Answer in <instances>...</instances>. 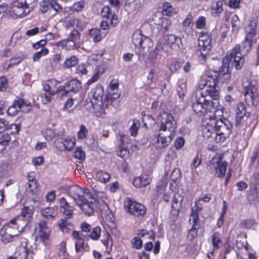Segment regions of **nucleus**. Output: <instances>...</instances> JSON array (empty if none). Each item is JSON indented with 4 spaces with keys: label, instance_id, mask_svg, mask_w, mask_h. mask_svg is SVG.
I'll return each instance as SVG.
<instances>
[{
    "label": "nucleus",
    "instance_id": "obj_1",
    "mask_svg": "<svg viewBox=\"0 0 259 259\" xmlns=\"http://www.w3.org/2000/svg\"><path fill=\"white\" fill-rule=\"evenodd\" d=\"M215 76H209L207 79H201L198 85L197 89L202 91L199 95H197L192 102V108L195 114L199 116H204L211 113L214 109L215 105L219 104L218 100L220 97V88L216 86Z\"/></svg>",
    "mask_w": 259,
    "mask_h": 259
},
{
    "label": "nucleus",
    "instance_id": "obj_2",
    "mask_svg": "<svg viewBox=\"0 0 259 259\" xmlns=\"http://www.w3.org/2000/svg\"><path fill=\"white\" fill-rule=\"evenodd\" d=\"M92 94L91 102L93 108V113L97 117H104L106 115V109L107 102L106 99L103 100L104 88L101 84H97L91 91Z\"/></svg>",
    "mask_w": 259,
    "mask_h": 259
},
{
    "label": "nucleus",
    "instance_id": "obj_3",
    "mask_svg": "<svg viewBox=\"0 0 259 259\" xmlns=\"http://www.w3.org/2000/svg\"><path fill=\"white\" fill-rule=\"evenodd\" d=\"M118 144L116 149V154L118 156L124 159L121 163V167L123 171L125 172L128 169V164L125 160L130 157V151L128 146L131 144V139L128 135L122 132H119L116 136Z\"/></svg>",
    "mask_w": 259,
    "mask_h": 259
},
{
    "label": "nucleus",
    "instance_id": "obj_4",
    "mask_svg": "<svg viewBox=\"0 0 259 259\" xmlns=\"http://www.w3.org/2000/svg\"><path fill=\"white\" fill-rule=\"evenodd\" d=\"M132 41L136 48V54L138 56V59L143 58L145 56V50H149L153 47L152 40L141 32H135L133 34Z\"/></svg>",
    "mask_w": 259,
    "mask_h": 259
},
{
    "label": "nucleus",
    "instance_id": "obj_5",
    "mask_svg": "<svg viewBox=\"0 0 259 259\" xmlns=\"http://www.w3.org/2000/svg\"><path fill=\"white\" fill-rule=\"evenodd\" d=\"M198 52H200L199 60L205 62L211 49V34L207 31L199 33Z\"/></svg>",
    "mask_w": 259,
    "mask_h": 259
},
{
    "label": "nucleus",
    "instance_id": "obj_6",
    "mask_svg": "<svg viewBox=\"0 0 259 259\" xmlns=\"http://www.w3.org/2000/svg\"><path fill=\"white\" fill-rule=\"evenodd\" d=\"M21 221L19 218H14L3 227L0 230L1 239L2 242L7 244L13 241L14 237L18 235L16 233H13V230H18L20 229Z\"/></svg>",
    "mask_w": 259,
    "mask_h": 259
},
{
    "label": "nucleus",
    "instance_id": "obj_7",
    "mask_svg": "<svg viewBox=\"0 0 259 259\" xmlns=\"http://www.w3.org/2000/svg\"><path fill=\"white\" fill-rule=\"evenodd\" d=\"M215 130L217 135L215 139V143H221L228 138L232 132L233 125L227 118L224 120H217L215 118Z\"/></svg>",
    "mask_w": 259,
    "mask_h": 259
},
{
    "label": "nucleus",
    "instance_id": "obj_8",
    "mask_svg": "<svg viewBox=\"0 0 259 259\" xmlns=\"http://www.w3.org/2000/svg\"><path fill=\"white\" fill-rule=\"evenodd\" d=\"M159 131L175 133L177 128V122L172 115L166 111L160 113L156 118Z\"/></svg>",
    "mask_w": 259,
    "mask_h": 259
},
{
    "label": "nucleus",
    "instance_id": "obj_9",
    "mask_svg": "<svg viewBox=\"0 0 259 259\" xmlns=\"http://www.w3.org/2000/svg\"><path fill=\"white\" fill-rule=\"evenodd\" d=\"M125 210L130 214L138 219H142L147 213L146 206L128 197L124 201Z\"/></svg>",
    "mask_w": 259,
    "mask_h": 259
},
{
    "label": "nucleus",
    "instance_id": "obj_10",
    "mask_svg": "<svg viewBox=\"0 0 259 259\" xmlns=\"http://www.w3.org/2000/svg\"><path fill=\"white\" fill-rule=\"evenodd\" d=\"M226 60L232 63V65L236 70L240 69L243 66L245 59L241 53V47L239 44H236L234 47L228 52L225 58Z\"/></svg>",
    "mask_w": 259,
    "mask_h": 259
},
{
    "label": "nucleus",
    "instance_id": "obj_11",
    "mask_svg": "<svg viewBox=\"0 0 259 259\" xmlns=\"http://www.w3.org/2000/svg\"><path fill=\"white\" fill-rule=\"evenodd\" d=\"M67 194L77 203L81 201L87 200L92 196V194L89 189L82 188L77 185L69 187L67 190Z\"/></svg>",
    "mask_w": 259,
    "mask_h": 259
},
{
    "label": "nucleus",
    "instance_id": "obj_12",
    "mask_svg": "<svg viewBox=\"0 0 259 259\" xmlns=\"http://www.w3.org/2000/svg\"><path fill=\"white\" fill-rule=\"evenodd\" d=\"M244 99L247 104L256 106L259 102V92L257 88L251 82L247 84L243 83Z\"/></svg>",
    "mask_w": 259,
    "mask_h": 259
},
{
    "label": "nucleus",
    "instance_id": "obj_13",
    "mask_svg": "<svg viewBox=\"0 0 259 259\" xmlns=\"http://www.w3.org/2000/svg\"><path fill=\"white\" fill-rule=\"evenodd\" d=\"M228 166L226 161H223L220 156L215 155L209 162L208 167L212 172L217 174L218 178H223L225 176Z\"/></svg>",
    "mask_w": 259,
    "mask_h": 259
},
{
    "label": "nucleus",
    "instance_id": "obj_14",
    "mask_svg": "<svg viewBox=\"0 0 259 259\" xmlns=\"http://www.w3.org/2000/svg\"><path fill=\"white\" fill-rule=\"evenodd\" d=\"M81 88V82L77 79L73 78L67 81L64 85L57 88V92H61L60 97L67 96L70 92L76 93Z\"/></svg>",
    "mask_w": 259,
    "mask_h": 259
},
{
    "label": "nucleus",
    "instance_id": "obj_15",
    "mask_svg": "<svg viewBox=\"0 0 259 259\" xmlns=\"http://www.w3.org/2000/svg\"><path fill=\"white\" fill-rule=\"evenodd\" d=\"M163 38V44L165 48L168 49V52L169 50L178 51L183 48L182 39L179 36L169 34L164 35Z\"/></svg>",
    "mask_w": 259,
    "mask_h": 259
},
{
    "label": "nucleus",
    "instance_id": "obj_16",
    "mask_svg": "<svg viewBox=\"0 0 259 259\" xmlns=\"http://www.w3.org/2000/svg\"><path fill=\"white\" fill-rule=\"evenodd\" d=\"M76 140L75 138L67 137L57 138L54 142L56 148L60 151H71L75 147Z\"/></svg>",
    "mask_w": 259,
    "mask_h": 259
},
{
    "label": "nucleus",
    "instance_id": "obj_17",
    "mask_svg": "<svg viewBox=\"0 0 259 259\" xmlns=\"http://www.w3.org/2000/svg\"><path fill=\"white\" fill-rule=\"evenodd\" d=\"M72 236L74 239L76 240L75 247L77 252L90 251V246L87 242H85V237L82 232L74 230L72 232Z\"/></svg>",
    "mask_w": 259,
    "mask_h": 259
},
{
    "label": "nucleus",
    "instance_id": "obj_18",
    "mask_svg": "<svg viewBox=\"0 0 259 259\" xmlns=\"http://www.w3.org/2000/svg\"><path fill=\"white\" fill-rule=\"evenodd\" d=\"M34 231L41 241L45 242L49 240L51 230L45 220H41L36 224Z\"/></svg>",
    "mask_w": 259,
    "mask_h": 259
},
{
    "label": "nucleus",
    "instance_id": "obj_19",
    "mask_svg": "<svg viewBox=\"0 0 259 259\" xmlns=\"http://www.w3.org/2000/svg\"><path fill=\"white\" fill-rule=\"evenodd\" d=\"M215 118H209L205 125L202 129V134L204 139L210 142H215V137L217 135L215 130Z\"/></svg>",
    "mask_w": 259,
    "mask_h": 259
},
{
    "label": "nucleus",
    "instance_id": "obj_20",
    "mask_svg": "<svg viewBox=\"0 0 259 259\" xmlns=\"http://www.w3.org/2000/svg\"><path fill=\"white\" fill-rule=\"evenodd\" d=\"M229 63L226 60V59L224 58L222 62V65L219 69V71H212L209 72L204 79H207L209 76L211 77V75L212 76H215L217 81L216 86H218L219 78L221 76H224V79L225 80L230 79L231 73L229 71Z\"/></svg>",
    "mask_w": 259,
    "mask_h": 259
},
{
    "label": "nucleus",
    "instance_id": "obj_21",
    "mask_svg": "<svg viewBox=\"0 0 259 259\" xmlns=\"http://www.w3.org/2000/svg\"><path fill=\"white\" fill-rule=\"evenodd\" d=\"M58 210L61 213L63 218L72 219L75 208L73 206L67 202L65 197H61L58 201Z\"/></svg>",
    "mask_w": 259,
    "mask_h": 259
},
{
    "label": "nucleus",
    "instance_id": "obj_22",
    "mask_svg": "<svg viewBox=\"0 0 259 259\" xmlns=\"http://www.w3.org/2000/svg\"><path fill=\"white\" fill-rule=\"evenodd\" d=\"M97 200L92 195V198L87 200L81 201L77 204L84 214L90 217L94 214V210L97 206Z\"/></svg>",
    "mask_w": 259,
    "mask_h": 259
},
{
    "label": "nucleus",
    "instance_id": "obj_23",
    "mask_svg": "<svg viewBox=\"0 0 259 259\" xmlns=\"http://www.w3.org/2000/svg\"><path fill=\"white\" fill-rule=\"evenodd\" d=\"M175 136L174 133H169L167 136H165L162 133H159L155 136L156 140L153 143L156 149H161L168 146L172 141Z\"/></svg>",
    "mask_w": 259,
    "mask_h": 259
},
{
    "label": "nucleus",
    "instance_id": "obj_24",
    "mask_svg": "<svg viewBox=\"0 0 259 259\" xmlns=\"http://www.w3.org/2000/svg\"><path fill=\"white\" fill-rule=\"evenodd\" d=\"M250 115L251 113L247 111L246 105L243 102L238 103L235 109V124H240L244 118H248Z\"/></svg>",
    "mask_w": 259,
    "mask_h": 259
},
{
    "label": "nucleus",
    "instance_id": "obj_25",
    "mask_svg": "<svg viewBox=\"0 0 259 259\" xmlns=\"http://www.w3.org/2000/svg\"><path fill=\"white\" fill-rule=\"evenodd\" d=\"M14 254L17 256L18 259H33V253L28 248L26 240L22 242V244L17 247Z\"/></svg>",
    "mask_w": 259,
    "mask_h": 259
},
{
    "label": "nucleus",
    "instance_id": "obj_26",
    "mask_svg": "<svg viewBox=\"0 0 259 259\" xmlns=\"http://www.w3.org/2000/svg\"><path fill=\"white\" fill-rule=\"evenodd\" d=\"M102 18L110 21V25L115 27L119 22L118 16L115 12H112L111 8L109 6H104L101 11Z\"/></svg>",
    "mask_w": 259,
    "mask_h": 259
},
{
    "label": "nucleus",
    "instance_id": "obj_27",
    "mask_svg": "<svg viewBox=\"0 0 259 259\" xmlns=\"http://www.w3.org/2000/svg\"><path fill=\"white\" fill-rule=\"evenodd\" d=\"M258 24V18L257 17H253L250 18L247 24L244 27L245 35L255 37L257 33Z\"/></svg>",
    "mask_w": 259,
    "mask_h": 259
},
{
    "label": "nucleus",
    "instance_id": "obj_28",
    "mask_svg": "<svg viewBox=\"0 0 259 259\" xmlns=\"http://www.w3.org/2000/svg\"><path fill=\"white\" fill-rule=\"evenodd\" d=\"M14 131H11V135H15L18 134L20 130V125L19 124L12 123L9 124V122L4 118H0V134L3 133L8 129H13Z\"/></svg>",
    "mask_w": 259,
    "mask_h": 259
},
{
    "label": "nucleus",
    "instance_id": "obj_29",
    "mask_svg": "<svg viewBox=\"0 0 259 259\" xmlns=\"http://www.w3.org/2000/svg\"><path fill=\"white\" fill-rule=\"evenodd\" d=\"M151 182V178L147 174L143 173L139 177H138L133 181V185L135 187L140 188L145 187L149 185Z\"/></svg>",
    "mask_w": 259,
    "mask_h": 259
},
{
    "label": "nucleus",
    "instance_id": "obj_30",
    "mask_svg": "<svg viewBox=\"0 0 259 259\" xmlns=\"http://www.w3.org/2000/svg\"><path fill=\"white\" fill-rule=\"evenodd\" d=\"M33 214V209L28 206H24L22 208L20 216L16 218H19L21 220L20 223L22 222L23 220H24V225L23 227H21V229L25 227L28 225L30 221L32 219Z\"/></svg>",
    "mask_w": 259,
    "mask_h": 259
},
{
    "label": "nucleus",
    "instance_id": "obj_31",
    "mask_svg": "<svg viewBox=\"0 0 259 259\" xmlns=\"http://www.w3.org/2000/svg\"><path fill=\"white\" fill-rule=\"evenodd\" d=\"M58 213V206L45 207L40 210L41 215L47 220H54Z\"/></svg>",
    "mask_w": 259,
    "mask_h": 259
},
{
    "label": "nucleus",
    "instance_id": "obj_32",
    "mask_svg": "<svg viewBox=\"0 0 259 259\" xmlns=\"http://www.w3.org/2000/svg\"><path fill=\"white\" fill-rule=\"evenodd\" d=\"M71 219L61 218L57 223V226L63 233H70L74 229V225L69 221Z\"/></svg>",
    "mask_w": 259,
    "mask_h": 259
},
{
    "label": "nucleus",
    "instance_id": "obj_33",
    "mask_svg": "<svg viewBox=\"0 0 259 259\" xmlns=\"http://www.w3.org/2000/svg\"><path fill=\"white\" fill-rule=\"evenodd\" d=\"M15 105L17 106L19 110L27 113L32 109V105L30 101L22 98L17 97L14 100Z\"/></svg>",
    "mask_w": 259,
    "mask_h": 259
},
{
    "label": "nucleus",
    "instance_id": "obj_34",
    "mask_svg": "<svg viewBox=\"0 0 259 259\" xmlns=\"http://www.w3.org/2000/svg\"><path fill=\"white\" fill-rule=\"evenodd\" d=\"M255 39L254 37L245 35L244 40L242 42L241 47V53L246 55L252 49L253 44Z\"/></svg>",
    "mask_w": 259,
    "mask_h": 259
},
{
    "label": "nucleus",
    "instance_id": "obj_35",
    "mask_svg": "<svg viewBox=\"0 0 259 259\" xmlns=\"http://www.w3.org/2000/svg\"><path fill=\"white\" fill-rule=\"evenodd\" d=\"M171 25V22L169 18L161 17L160 18V22L157 24V29L159 32L163 33L166 32Z\"/></svg>",
    "mask_w": 259,
    "mask_h": 259
},
{
    "label": "nucleus",
    "instance_id": "obj_36",
    "mask_svg": "<svg viewBox=\"0 0 259 259\" xmlns=\"http://www.w3.org/2000/svg\"><path fill=\"white\" fill-rule=\"evenodd\" d=\"M211 242L212 249L211 253L213 254L215 251L222 247L223 245V241L221 240L219 233L214 232L213 233L211 236Z\"/></svg>",
    "mask_w": 259,
    "mask_h": 259
},
{
    "label": "nucleus",
    "instance_id": "obj_37",
    "mask_svg": "<svg viewBox=\"0 0 259 259\" xmlns=\"http://www.w3.org/2000/svg\"><path fill=\"white\" fill-rule=\"evenodd\" d=\"M31 10L30 9L20 8L17 7H12L11 15L16 18L23 17L27 15Z\"/></svg>",
    "mask_w": 259,
    "mask_h": 259
},
{
    "label": "nucleus",
    "instance_id": "obj_38",
    "mask_svg": "<svg viewBox=\"0 0 259 259\" xmlns=\"http://www.w3.org/2000/svg\"><path fill=\"white\" fill-rule=\"evenodd\" d=\"M183 200V198L179 202L178 198L177 197L176 194H174L171 200V212L173 215H178L179 213L180 210L182 206V202Z\"/></svg>",
    "mask_w": 259,
    "mask_h": 259
},
{
    "label": "nucleus",
    "instance_id": "obj_39",
    "mask_svg": "<svg viewBox=\"0 0 259 259\" xmlns=\"http://www.w3.org/2000/svg\"><path fill=\"white\" fill-rule=\"evenodd\" d=\"M162 51L168 52V49L165 48L163 44L159 41L158 42L153 51L150 52V57L152 59H156L158 55H160Z\"/></svg>",
    "mask_w": 259,
    "mask_h": 259
},
{
    "label": "nucleus",
    "instance_id": "obj_40",
    "mask_svg": "<svg viewBox=\"0 0 259 259\" xmlns=\"http://www.w3.org/2000/svg\"><path fill=\"white\" fill-rule=\"evenodd\" d=\"M78 63V58L75 55H72L65 59L63 67L64 69H69L75 67Z\"/></svg>",
    "mask_w": 259,
    "mask_h": 259
},
{
    "label": "nucleus",
    "instance_id": "obj_41",
    "mask_svg": "<svg viewBox=\"0 0 259 259\" xmlns=\"http://www.w3.org/2000/svg\"><path fill=\"white\" fill-rule=\"evenodd\" d=\"M89 35L96 43L99 42L103 38L100 29L96 28H91L89 30Z\"/></svg>",
    "mask_w": 259,
    "mask_h": 259
},
{
    "label": "nucleus",
    "instance_id": "obj_42",
    "mask_svg": "<svg viewBox=\"0 0 259 259\" xmlns=\"http://www.w3.org/2000/svg\"><path fill=\"white\" fill-rule=\"evenodd\" d=\"M41 135L46 141H51L57 136V134L54 130L47 127L41 131Z\"/></svg>",
    "mask_w": 259,
    "mask_h": 259
},
{
    "label": "nucleus",
    "instance_id": "obj_43",
    "mask_svg": "<svg viewBox=\"0 0 259 259\" xmlns=\"http://www.w3.org/2000/svg\"><path fill=\"white\" fill-rule=\"evenodd\" d=\"M96 177L100 182L103 183H106L109 182L111 178V176L109 174L103 170L97 172Z\"/></svg>",
    "mask_w": 259,
    "mask_h": 259
},
{
    "label": "nucleus",
    "instance_id": "obj_44",
    "mask_svg": "<svg viewBox=\"0 0 259 259\" xmlns=\"http://www.w3.org/2000/svg\"><path fill=\"white\" fill-rule=\"evenodd\" d=\"M101 228L99 226H96L92 229L89 237L92 240H98L101 236Z\"/></svg>",
    "mask_w": 259,
    "mask_h": 259
},
{
    "label": "nucleus",
    "instance_id": "obj_45",
    "mask_svg": "<svg viewBox=\"0 0 259 259\" xmlns=\"http://www.w3.org/2000/svg\"><path fill=\"white\" fill-rule=\"evenodd\" d=\"M59 82L55 79H51L47 81V82L44 84L43 89L44 91L47 93H51L52 92H55L54 90H52V86H56Z\"/></svg>",
    "mask_w": 259,
    "mask_h": 259
},
{
    "label": "nucleus",
    "instance_id": "obj_46",
    "mask_svg": "<svg viewBox=\"0 0 259 259\" xmlns=\"http://www.w3.org/2000/svg\"><path fill=\"white\" fill-rule=\"evenodd\" d=\"M101 241L104 245L106 247V250H110L111 249L113 245V242L112 237L108 232H107L106 233L105 238L102 239Z\"/></svg>",
    "mask_w": 259,
    "mask_h": 259
},
{
    "label": "nucleus",
    "instance_id": "obj_47",
    "mask_svg": "<svg viewBox=\"0 0 259 259\" xmlns=\"http://www.w3.org/2000/svg\"><path fill=\"white\" fill-rule=\"evenodd\" d=\"M223 5L222 2L218 1L215 6L212 8L211 14L214 17L219 16L222 11H223Z\"/></svg>",
    "mask_w": 259,
    "mask_h": 259
},
{
    "label": "nucleus",
    "instance_id": "obj_48",
    "mask_svg": "<svg viewBox=\"0 0 259 259\" xmlns=\"http://www.w3.org/2000/svg\"><path fill=\"white\" fill-rule=\"evenodd\" d=\"M53 0H42L40 2L39 10L43 13H46L52 5Z\"/></svg>",
    "mask_w": 259,
    "mask_h": 259
},
{
    "label": "nucleus",
    "instance_id": "obj_49",
    "mask_svg": "<svg viewBox=\"0 0 259 259\" xmlns=\"http://www.w3.org/2000/svg\"><path fill=\"white\" fill-rule=\"evenodd\" d=\"M224 108L223 106H220L216 108L214 112V117L210 116L209 118H216L217 120H224L225 118L224 116Z\"/></svg>",
    "mask_w": 259,
    "mask_h": 259
},
{
    "label": "nucleus",
    "instance_id": "obj_50",
    "mask_svg": "<svg viewBox=\"0 0 259 259\" xmlns=\"http://www.w3.org/2000/svg\"><path fill=\"white\" fill-rule=\"evenodd\" d=\"M85 2L84 1H81L76 3H75L70 7V10L73 12H81L84 7Z\"/></svg>",
    "mask_w": 259,
    "mask_h": 259
},
{
    "label": "nucleus",
    "instance_id": "obj_51",
    "mask_svg": "<svg viewBox=\"0 0 259 259\" xmlns=\"http://www.w3.org/2000/svg\"><path fill=\"white\" fill-rule=\"evenodd\" d=\"M89 131L86 126L83 124H81L79 126V130L77 133V138L80 140H83L86 138Z\"/></svg>",
    "mask_w": 259,
    "mask_h": 259
},
{
    "label": "nucleus",
    "instance_id": "obj_52",
    "mask_svg": "<svg viewBox=\"0 0 259 259\" xmlns=\"http://www.w3.org/2000/svg\"><path fill=\"white\" fill-rule=\"evenodd\" d=\"M57 94H61V92H57V89L55 90V92H52L51 93H47L46 92L43 96L41 97V101L44 104H48L51 102L52 97L55 95Z\"/></svg>",
    "mask_w": 259,
    "mask_h": 259
},
{
    "label": "nucleus",
    "instance_id": "obj_53",
    "mask_svg": "<svg viewBox=\"0 0 259 259\" xmlns=\"http://www.w3.org/2000/svg\"><path fill=\"white\" fill-rule=\"evenodd\" d=\"M11 140L10 134L4 133L0 136V145L6 148Z\"/></svg>",
    "mask_w": 259,
    "mask_h": 259
},
{
    "label": "nucleus",
    "instance_id": "obj_54",
    "mask_svg": "<svg viewBox=\"0 0 259 259\" xmlns=\"http://www.w3.org/2000/svg\"><path fill=\"white\" fill-rule=\"evenodd\" d=\"M28 188L29 192L33 194H36L38 191L39 184L37 181L28 182Z\"/></svg>",
    "mask_w": 259,
    "mask_h": 259
},
{
    "label": "nucleus",
    "instance_id": "obj_55",
    "mask_svg": "<svg viewBox=\"0 0 259 259\" xmlns=\"http://www.w3.org/2000/svg\"><path fill=\"white\" fill-rule=\"evenodd\" d=\"M173 8L170 3L165 2L163 4L162 13L164 15L171 16L173 14Z\"/></svg>",
    "mask_w": 259,
    "mask_h": 259
},
{
    "label": "nucleus",
    "instance_id": "obj_56",
    "mask_svg": "<svg viewBox=\"0 0 259 259\" xmlns=\"http://www.w3.org/2000/svg\"><path fill=\"white\" fill-rule=\"evenodd\" d=\"M240 24L239 17L235 14L232 16L231 18V25L233 31L238 30Z\"/></svg>",
    "mask_w": 259,
    "mask_h": 259
},
{
    "label": "nucleus",
    "instance_id": "obj_57",
    "mask_svg": "<svg viewBox=\"0 0 259 259\" xmlns=\"http://www.w3.org/2000/svg\"><path fill=\"white\" fill-rule=\"evenodd\" d=\"M80 34L79 31L74 28L73 29L70 33H69L68 39L73 42H75L78 39H80Z\"/></svg>",
    "mask_w": 259,
    "mask_h": 259
},
{
    "label": "nucleus",
    "instance_id": "obj_58",
    "mask_svg": "<svg viewBox=\"0 0 259 259\" xmlns=\"http://www.w3.org/2000/svg\"><path fill=\"white\" fill-rule=\"evenodd\" d=\"M131 243L133 247L136 249L139 250L142 248L143 241L142 240L138 237H134L131 240Z\"/></svg>",
    "mask_w": 259,
    "mask_h": 259
},
{
    "label": "nucleus",
    "instance_id": "obj_59",
    "mask_svg": "<svg viewBox=\"0 0 259 259\" xmlns=\"http://www.w3.org/2000/svg\"><path fill=\"white\" fill-rule=\"evenodd\" d=\"M49 51L48 49L47 48H42L40 51L35 53L33 57V60L34 61H38L40 58L45 55H47L49 53Z\"/></svg>",
    "mask_w": 259,
    "mask_h": 259
},
{
    "label": "nucleus",
    "instance_id": "obj_60",
    "mask_svg": "<svg viewBox=\"0 0 259 259\" xmlns=\"http://www.w3.org/2000/svg\"><path fill=\"white\" fill-rule=\"evenodd\" d=\"M196 28L201 29L206 25V18L204 16H199L195 22Z\"/></svg>",
    "mask_w": 259,
    "mask_h": 259
},
{
    "label": "nucleus",
    "instance_id": "obj_61",
    "mask_svg": "<svg viewBox=\"0 0 259 259\" xmlns=\"http://www.w3.org/2000/svg\"><path fill=\"white\" fill-rule=\"evenodd\" d=\"M88 73L87 65L85 63H81L78 65L76 69V73L82 75H86Z\"/></svg>",
    "mask_w": 259,
    "mask_h": 259
},
{
    "label": "nucleus",
    "instance_id": "obj_62",
    "mask_svg": "<svg viewBox=\"0 0 259 259\" xmlns=\"http://www.w3.org/2000/svg\"><path fill=\"white\" fill-rule=\"evenodd\" d=\"M139 128V125L138 121L134 120L129 129L131 136L136 137L138 135Z\"/></svg>",
    "mask_w": 259,
    "mask_h": 259
},
{
    "label": "nucleus",
    "instance_id": "obj_63",
    "mask_svg": "<svg viewBox=\"0 0 259 259\" xmlns=\"http://www.w3.org/2000/svg\"><path fill=\"white\" fill-rule=\"evenodd\" d=\"M74 157L80 161H83L85 159V154L81 148L77 147L74 152Z\"/></svg>",
    "mask_w": 259,
    "mask_h": 259
},
{
    "label": "nucleus",
    "instance_id": "obj_64",
    "mask_svg": "<svg viewBox=\"0 0 259 259\" xmlns=\"http://www.w3.org/2000/svg\"><path fill=\"white\" fill-rule=\"evenodd\" d=\"M255 224V220L250 219L243 220L241 223V226L244 229H251Z\"/></svg>",
    "mask_w": 259,
    "mask_h": 259
}]
</instances>
